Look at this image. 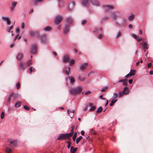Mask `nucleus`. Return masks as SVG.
I'll return each mask as SVG.
<instances>
[{"label":"nucleus","mask_w":153,"mask_h":153,"mask_svg":"<svg viewBox=\"0 0 153 153\" xmlns=\"http://www.w3.org/2000/svg\"><path fill=\"white\" fill-rule=\"evenodd\" d=\"M82 88L80 86L70 89L69 92L71 95H75L80 93L82 90Z\"/></svg>","instance_id":"1"},{"label":"nucleus","mask_w":153,"mask_h":153,"mask_svg":"<svg viewBox=\"0 0 153 153\" xmlns=\"http://www.w3.org/2000/svg\"><path fill=\"white\" fill-rule=\"evenodd\" d=\"M72 136V134L68 133L67 134H61L57 139V140H63L69 139Z\"/></svg>","instance_id":"2"},{"label":"nucleus","mask_w":153,"mask_h":153,"mask_svg":"<svg viewBox=\"0 0 153 153\" xmlns=\"http://www.w3.org/2000/svg\"><path fill=\"white\" fill-rule=\"evenodd\" d=\"M62 19V16H58L56 17L54 20V23L58 25L60 23Z\"/></svg>","instance_id":"3"},{"label":"nucleus","mask_w":153,"mask_h":153,"mask_svg":"<svg viewBox=\"0 0 153 153\" xmlns=\"http://www.w3.org/2000/svg\"><path fill=\"white\" fill-rule=\"evenodd\" d=\"M104 7L106 12L111 11L114 9V7L112 6L106 5L104 6Z\"/></svg>","instance_id":"4"},{"label":"nucleus","mask_w":153,"mask_h":153,"mask_svg":"<svg viewBox=\"0 0 153 153\" xmlns=\"http://www.w3.org/2000/svg\"><path fill=\"white\" fill-rule=\"evenodd\" d=\"M37 47L35 44L32 45L31 47L30 53L33 54H35L36 51Z\"/></svg>","instance_id":"5"},{"label":"nucleus","mask_w":153,"mask_h":153,"mask_svg":"<svg viewBox=\"0 0 153 153\" xmlns=\"http://www.w3.org/2000/svg\"><path fill=\"white\" fill-rule=\"evenodd\" d=\"M90 0H82V3L84 6L88 7L89 5Z\"/></svg>","instance_id":"6"},{"label":"nucleus","mask_w":153,"mask_h":153,"mask_svg":"<svg viewBox=\"0 0 153 153\" xmlns=\"http://www.w3.org/2000/svg\"><path fill=\"white\" fill-rule=\"evenodd\" d=\"M69 56L68 55L66 54L64 56L63 62L64 63H66L68 61H69Z\"/></svg>","instance_id":"7"},{"label":"nucleus","mask_w":153,"mask_h":153,"mask_svg":"<svg viewBox=\"0 0 153 153\" xmlns=\"http://www.w3.org/2000/svg\"><path fill=\"white\" fill-rule=\"evenodd\" d=\"M23 56V53H19L17 55L16 58L18 60L20 61L22 60Z\"/></svg>","instance_id":"8"},{"label":"nucleus","mask_w":153,"mask_h":153,"mask_svg":"<svg viewBox=\"0 0 153 153\" xmlns=\"http://www.w3.org/2000/svg\"><path fill=\"white\" fill-rule=\"evenodd\" d=\"M27 67L26 65H25L22 62H20L19 64V67L22 70H24Z\"/></svg>","instance_id":"9"},{"label":"nucleus","mask_w":153,"mask_h":153,"mask_svg":"<svg viewBox=\"0 0 153 153\" xmlns=\"http://www.w3.org/2000/svg\"><path fill=\"white\" fill-rule=\"evenodd\" d=\"M29 34L31 36L34 37L35 36L38 35V32H35L33 31H30L29 32Z\"/></svg>","instance_id":"10"},{"label":"nucleus","mask_w":153,"mask_h":153,"mask_svg":"<svg viewBox=\"0 0 153 153\" xmlns=\"http://www.w3.org/2000/svg\"><path fill=\"white\" fill-rule=\"evenodd\" d=\"M87 65L88 63H84L82 64L80 66V69L82 70L85 69L86 68Z\"/></svg>","instance_id":"11"},{"label":"nucleus","mask_w":153,"mask_h":153,"mask_svg":"<svg viewBox=\"0 0 153 153\" xmlns=\"http://www.w3.org/2000/svg\"><path fill=\"white\" fill-rule=\"evenodd\" d=\"M2 19L3 20L6 21H7V24L10 25V21L9 19V18L7 17L2 16Z\"/></svg>","instance_id":"12"},{"label":"nucleus","mask_w":153,"mask_h":153,"mask_svg":"<svg viewBox=\"0 0 153 153\" xmlns=\"http://www.w3.org/2000/svg\"><path fill=\"white\" fill-rule=\"evenodd\" d=\"M40 40L41 42L43 43H46L47 42V39L46 38V36L43 35L40 37Z\"/></svg>","instance_id":"13"},{"label":"nucleus","mask_w":153,"mask_h":153,"mask_svg":"<svg viewBox=\"0 0 153 153\" xmlns=\"http://www.w3.org/2000/svg\"><path fill=\"white\" fill-rule=\"evenodd\" d=\"M123 93L124 95H126L128 94L129 92V90L128 88L125 87L123 91Z\"/></svg>","instance_id":"14"},{"label":"nucleus","mask_w":153,"mask_h":153,"mask_svg":"<svg viewBox=\"0 0 153 153\" xmlns=\"http://www.w3.org/2000/svg\"><path fill=\"white\" fill-rule=\"evenodd\" d=\"M65 21L69 24H72L73 22V19L70 17H67L65 19Z\"/></svg>","instance_id":"15"},{"label":"nucleus","mask_w":153,"mask_h":153,"mask_svg":"<svg viewBox=\"0 0 153 153\" xmlns=\"http://www.w3.org/2000/svg\"><path fill=\"white\" fill-rule=\"evenodd\" d=\"M67 112L71 117H73L74 113V111L73 110L72 111H71L68 109L67 110Z\"/></svg>","instance_id":"16"},{"label":"nucleus","mask_w":153,"mask_h":153,"mask_svg":"<svg viewBox=\"0 0 153 153\" xmlns=\"http://www.w3.org/2000/svg\"><path fill=\"white\" fill-rule=\"evenodd\" d=\"M110 16L111 17L114 19H116L118 18V16L115 13H111L110 14Z\"/></svg>","instance_id":"17"},{"label":"nucleus","mask_w":153,"mask_h":153,"mask_svg":"<svg viewBox=\"0 0 153 153\" xmlns=\"http://www.w3.org/2000/svg\"><path fill=\"white\" fill-rule=\"evenodd\" d=\"M148 44L146 42H144L143 44V45L142 47L143 49H146L148 48Z\"/></svg>","instance_id":"18"},{"label":"nucleus","mask_w":153,"mask_h":153,"mask_svg":"<svg viewBox=\"0 0 153 153\" xmlns=\"http://www.w3.org/2000/svg\"><path fill=\"white\" fill-rule=\"evenodd\" d=\"M77 149V148H74L73 146H72L71 147V153H75Z\"/></svg>","instance_id":"19"},{"label":"nucleus","mask_w":153,"mask_h":153,"mask_svg":"<svg viewBox=\"0 0 153 153\" xmlns=\"http://www.w3.org/2000/svg\"><path fill=\"white\" fill-rule=\"evenodd\" d=\"M69 27L68 25H66L65 26V29L64 31V34H66L69 31Z\"/></svg>","instance_id":"20"},{"label":"nucleus","mask_w":153,"mask_h":153,"mask_svg":"<svg viewBox=\"0 0 153 153\" xmlns=\"http://www.w3.org/2000/svg\"><path fill=\"white\" fill-rule=\"evenodd\" d=\"M92 4L95 6H98L99 5V3L97 0H94L92 1Z\"/></svg>","instance_id":"21"},{"label":"nucleus","mask_w":153,"mask_h":153,"mask_svg":"<svg viewBox=\"0 0 153 153\" xmlns=\"http://www.w3.org/2000/svg\"><path fill=\"white\" fill-rule=\"evenodd\" d=\"M74 5V4L73 3L70 4L68 5V9L69 10H71L73 9V7Z\"/></svg>","instance_id":"22"},{"label":"nucleus","mask_w":153,"mask_h":153,"mask_svg":"<svg viewBox=\"0 0 153 153\" xmlns=\"http://www.w3.org/2000/svg\"><path fill=\"white\" fill-rule=\"evenodd\" d=\"M43 30L45 31H49L51 30V28L49 26H47L44 28L43 29Z\"/></svg>","instance_id":"23"},{"label":"nucleus","mask_w":153,"mask_h":153,"mask_svg":"<svg viewBox=\"0 0 153 153\" xmlns=\"http://www.w3.org/2000/svg\"><path fill=\"white\" fill-rule=\"evenodd\" d=\"M10 143L11 144H12L13 146L15 147L17 145V140H14L13 141H12L10 142Z\"/></svg>","instance_id":"24"},{"label":"nucleus","mask_w":153,"mask_h":153,"mask_svg":"<svg viewBox=\"0 0 153 153\" xmlns=\"http://www.w3.org/2000/svg\"><path fill=\"white\" fill-rule=\"evenodd\" d=\"M135 18V15L134 14H132L128 17V19L129 20H131Z\"/></svg>","instance_id":"25"},{"label":"nucleus","mask_w":153,"mask_h":153,"mask_svg":"<svg viewBox=\"0 0 153 153\" xmlns=\"http://www.w3.org/2000/svg\"><path fill=\"white\" fill-rule=\"evenodd\" d=\"M21 102H17L15 104V107H18L20 106Z\"/></svg>","instance_id":"26"},{"label":"nucleus","mask_w":153,"mask_h":153,"mask_svg":"<svg viewBox=\"0 0 153 153\" xmlns=\"http://www.w3.org/2000/svg\"><path fill=\"white\" fill-rule=\"evenodd\" d=\"M17 2H13L12 3V6L11 7V9L12 10H13L14 9V7L16 5Z\"/></svg>","instance_id":"27"},{"label":"nucleus","mask_w":153,"mask_h":153,"mask_svg":"<svg viewBox=\"0 0 153 153\" xmlns=\"http://www.w3.org/2000/svg\"><path fill=\"white\" fill-rule=\"evenodd\" d=\"M32 64V61L31 60H29L27 62L26 65L27 66H29Z\"/></svg>","instance_id":"28"},{"label":"nucleus","mask_w":153,"mask_h":153,"mask_svg":"<svg viewBox=\"0 0 153 153\" xmlns=\"http://www.w3.org/2000/svg\"><path fill=\"white\" fill-rule=\"evenodd\" d=\"M29 71H30V74H31L32 72L35 71V69L33 66H31L29 68Z\"/></svg>","instance_id":"29"},{"label":"nucleus","mask_w":153,"mask_h":153,"mask_svg":"<svg viewBox=\"0 0 153 153\" xmlns=\"http://www.w3.org/2000/svg\"><path fill=\"white\" fill-rule=\"evenodd\" d=\"M82 139V136H80L79 137L76 139V144H78L80 141Z\"/></svg>","instance_id":"30"},{"label":"nucleus","mask_w":153,"mask_h":153,"mask_svg":"<svg viewBox=\"0 0 153 153\" xmlns=\"http://www.w3.org/2000/svg\"><path fill=\"white\" fill-rule=\"evenodd\" d=\"M129 73L131 76H133L135 74V71L131 70Z\"/></svg>","instance_id":"31"},{"label":"nucleus","mask_w":153,"mask_h":153,"mask_svg":"<svg viewBox=\"0 0 153 153\" xmlns=\"http://www.w3.org/2000/svg\"><path fill=\"white\" fill-rule=\"evenodd\" d=\"M79 79L80 81H83L84 80L85 78L82 76H79Z\"/></svg>","instance_id":"32"},{"label":"nucleus","mask_w":153,"mask_h":153,"mask_svg":"<svg viewBox=\"0 0 153 153\" xmlns=\"http://www.w3.org/2000/svg\"><path fill=\"white\" fill-rule=\"evenodd\" d=\"M70 69V68H69V67H66L65 68V73L67 74H68Z\"/></svg>","instance_id":"33"},{"label":"nucleus","mask_w":153,"mask_h":153,"mask_svg":"<svg viewBox=\"0 0 153 153\" xmlns=\"http://www.w3.org/2000/svg\"><path fill=\"white\" fill-rule=\"evenodd\" d=\"M108 19V17H105L103 18L100 21L101 23H102L103 21H106Z\"/></svg>","instance_id":"34"},{"label":"nucleus","mask_w":153,"mask_h":153,"mask_svg":"<svg viewBox=\"0 0 153 153\" xmlns=\"http://www.w3.org/2000/svg\"><path fill=\"white\" fill-rule=\"evenodd\" d=\"M96 108V106H92L89 110V111H94Z\"/></svg>","instance_id":"35"},{"label":"nucleus","mask_w":153,"mask_h":153,"mask_svg":"<svg viewBox=\"0 0 153 153\" xmlns=\"http://www.w3.org/2000/svg\"><path fill=\"white\" fill-rule=\"evenodd\" d=\"M117 101V99H113L112 100V102L110 104V106H112L114 103L116 102V101Z\"/></svg>","instance_id":"36"},{"label":"nucleus","mask_w":153,"mask_h":153,"mask_svg":"<svg viewBox=\"0 0 153 153\" xmlns=\"http://www.w3.org/2000/svg\"><path fill=\"white\" fill-rule=\"evenodd\" d=\"M43 0H35L34 4H36L37 3H42Z\"/></svg>","instance_id":"37"},{"label":"nucleus","mask_w":153,"mask_h":153,"mask_svg":"<svg viewBox=\"0 0 153 153\" xmlns=\"http://www.w3.org/2000/svg\"><path fill=\"white\" fill-rule=\"evenodd\" d=\"M13 95V93H11L9 96V97H8L7 101L9 102H10V99L12 97Z\"/></svg>","instance_id":"38"},{"label":"nucleus","mask_w":153,"mask_h":153,"mask_svg":"<svg viewBox=\"0 0 153 153\" xmlns=\"http://www.w3.org/2000/svg\"><path fill=\"white\" fill-rule=\"evenodd\" d=\"M12 151V150L11 149L7 148L6 149V152L7 153H10Z\"/></svg>","instance_id":"39"},{"label":"nucleus","mask_w":153,"mask_h":153,"mask_svg":"<svg viewBox=\"0 0 153 153\" xmlns=\"http://www.w3.org/2000/svg\"><path fill=\"white\" fill-rule=\"evenodd\" d=\"M21 38V36H19L18 34L14 38V40L15 41L17 39H20Z\"/></svg>","instance_id":"40"},{"label":"nucleus","mask_w":153,"mask_h":153,"mask_svg":"<svg viewBox=\"0 0 153 153\" xmlns=\"http://www.w3.org/2000/svg\"><path fill=\"white\" fill-rule=\"evenodd\" d=\"M1 119H3L4 117V113L3 111H2L1 114Z\"/></svg>","instance_id":"41"},{"label":"nucleus","mask_w":153,"mask_h":153,"mask_svg":"<svg viewBox=\"0 0 153 153\" xmlns=\"http://www.w3.org/2000/svg\"><path fill=\"white\" fill-rule=\"evenodd\" d=\"M69 62L70 65H72L74 63L75 60L74 59L70 60H69Z\"/></svg>","instance_id":"42"},{"label":"nucleus","mask_w":153,"mask_h":153,"mask_svg":"<svg viewBox=\"0 0 153 153\" xmlns=\"http://www.w3.org/2000/svg\"><path fill=\"white\" fill-rule=\"evenodd\" d=\"M70 82L71 83H73L75 81V79L74 78L71 77L70 78Z\"/></svg>","instance_id":"43"},{"label":"nucleus","mask_w":153,"mask_h":153,"mask_svg":"<svg viewBox=\"0 0 153 153\" xmlns=\"http://www.w3.org/2000/svg\"><path fill=\"white\" fill-rule=\"evenodd\" d=\"M19 97V95L17 94H15L14 95L13 98L14 100H15L16 99L18 98Z\"/></svg>","instance_id":"44"},{"label":"nucleus","mask_w":153,"mask_h":153,"mask_svg":"<svg viewBox=\"0 0 153 153\" xmlns=\"http://www.w3.org/2000/svg\"><path fill=\"white\" fill-rule=\"evenodd\" d=\"M76 135L77 133L76 132H75L73 137V140L74 141L75 140L76 138Z\"/></svg>","instance_id":"45"},{"label":"nucleus","mask_w":153,"mask_h":153,"mask_svg":"<svg viewBox=\"0 0 153 153\" xmlns=\"http://www.w3.org/2000/svg\"><path fill=\"white\" fill-rule=\"evenodd\" d=\"M102 110V108L101 107H99L97 111V113H99L101 112Z\"/></svg>","instance_id":"46"},{"label":"nucleus","mask_w":153,"mask_h":153,"mask_svg":"<svg viewBox=\"0 0 153 153\" xmlns=\"http://www.w3.org/2000/svg\"><path fill=\"white\" fill-rule=\"evenodd\" d=\"M107 89H108L107 87H104L102 88L101 89V91L102 92H105Z\"/></svg>","instance_id":"47"},{"label":"nucleus","mask_w":153,"mask_h":153,"mask_svg":"<svg viewBox=\"0 0 153 153\" xmlns=\"http://www.w3.org/2000/svg\"><path fill=\"white\" fill-rule=\"evenodd\" d=\"M124 81H123V85H126L127 83V79H125L124 80Z\"/></svg>","instance_id":"48"},{"label":"nucleus","mask_w":153,"mask_h":153,"mask_svg":"<svg viewBox=\"0 0 153 153\" xmlns=\"http://www.w3.org/2000/svg\"><path fill=\"white\" fill-rule=\"evenodd\" d=\"M16 87L17 89H18L20 87V84L19 82H17L16 84Z\"/></svg>","instance_id":"49"},{"label":"nucleus","mask_w":153,"mask_h":153,"mask_svg":"<svg viewBox=\"0 0 153 153\" xmlns=\"http://www.w3.org/2000/svg\"><path fill=\"white\" fill-rule=\"evenodd\" d=\"M116 24L119 26H121L123 25V22L121 23H119L117 21L116 22Z\"/></svg>","instance_id":"50"},{"label":"nucleus","mask_w":153,"mask_h":153,"mask_svg":"<svg viewBox=\"0 0 153 153\" xmlns=\"http://www.w3.org/2000/svg\"><path fill=\"white\" fill-rule=\"evenodd\" d=\"M121 32L120 31H119L118 33L116 35V38H117L118 37H119L121 36Z\"/></svg>","instance_id":"51"},{"label":"nucleus","mask_w":153,"mask_h":153,"mask_svg":"<svg viewBox=\"0 0 153 153\" xmlns=\"http://www.w3.org/2000/svg\"><path fill=\"white\" fill-rule=\"evenodd\" d=\"M117 97V93H114V94L113 97V99L114 100L116 99Z\"/></svg>","instance_id":"52"},{"label":"nucleus","mask_w":153,"mask_h":153,"mask_svg":"<svg viewBox=\"0 0 153 153\" xmlns=\"http://www.w3.org/2000/svg\"><path fill=\"white\" fill-rule=\"evenodd\" d=\"M67 143L68 144V146H67L68 148V149H69L70 147L71 143L70 142L68 141L67 142Z\"/></svg>","instance_id":"53"},{"label":"nucleus","mask_w":153,"mask_h":153,"mask_svg":"<svg viewBox=\"0 0 153 153\" xmlns=\"http://www.w3.org/2000/svg\"><path fill=\"white\" fill-rule=\"evenodd\" d=\"M25 27V24L24 22H22V27L21 28L22 29H24Z\"/></svg>","instance_id":"54"},{"label":"nucleus","mask_w":153,"mask_h":153,"mask_svg":"<svg viewBox=\"0 0 153 153\" xmlns=\"http://www.w3.org/2000/svg\"><path fill=\"white\" fill-rule=\"evenodd\" d=\"M102 34H100L98 36V37L99 39H102Z\"/></svg>","instance_id":"55"},{"label":"nucleus","mask_w":153,"mask_h":153,"mask_svg":"<svg viewBox=\"0 0 153 153\" xmlns=\"http://www.w3.org/2000/svg\"><path fill=\"white\" fill-rule=\"evenodd\" d=\"M87 22V21L86 20H83L82 22V25L85 24Z\"/></svg>","instance_id":"56"},{"label":"nucleus","mask_w":153,"mask_h":153,"mask_svg":"<svg viewBox=\"0 0 153 153\" xmlns=\"http://www.w3.org/2000/svg\"><path fill=\"white\" fill-rule=\"evenodd\" d=\"M123 94V91L119 92V97H121L122 96Z\"/></svg>","instance_id":"57"},{"label":"nucleus","mask_w":153,"mask_h":153,"mask_svg":"<svg viewBox=\"0 0 153 153\" xmlns=\"http://www.w3.org/2000/svg\"><path fill=\"white\" fill-rule=\"evenodd\" d=\"M132 36L135 39H137L138 36L135 34H132Z\"/></svg>","instance_id":"58"},{"label":"nucleus","mask_w":153,"mask_h":153,"mask_svg":"<svg viewBox=\"0 0 153 153\" xmlns=\"http://www.w3.org/2000/svg\"><path fill=\"white\" fill-rule=\"evenodd\" d=\"M91 93V91H87L85 93V94L86 95H88V94H89L90 93Z\"/></svg>","instance_id":"59"},{"label":"nucleus","mask_w":153,"mask_h":153,"mask_svg":"<svg viewBox=\"0 0 153 153\" xmlns=\"http://www.w3.org/2000/svg\"><path fill=\"white\" fill-rule=\"evenodd\" d=\"M24 108L26 110H29V108L26 106H24Z\"/></svg>","instance_id":"60"},{"label":"nucleus","mask_w":153,"mask_h":153,"mask_svg":"<svg viewBox=\"0 0 153 153\" xmlns=\"http://www.w3.org/2000/svg\"><path fill=\"white\" fill-rule=\"evenodd\" d=\"M93 105V103H89L88 104V105H87L88 106H93L92 105Z\"/></svg>","instance_id":"61"},{"label":"nucleus","mask_w":153,"mask_h":153,"mask_svg":"<svg viewBox=\"0 0 153 153\" xmlns=\"http://www.w3.org/2000/svg\"><path fill=\"white\" fill-rule=\"evenodd\" d=\"M152 66V63L151 62H150L148 64V67L149 68Z\"/></svg>","instance_id":"62"},{"label":"nucleus","mask_w":153,"mask_h":153,"mask_svg":"<svg viewBox=\"0 0 153 153\" xmlns=\"http://www.w3.org/2000/svg\"><path fill=\"white\" fill-rule=\"evenodd\" d=\"M130 76V74H129V73L126 76H125V77L128 78L129 76Z\"/></svg>","instance_id":"63"},{"label":"nucleus","mask_w":153,"mask_h":153,"mask_svg":"<svg viewBox=\"0 0 153 153\" xmlns=\"http://www.w3.org/2000/svg\"><path fill=\"white\" fill-rule=\"evenodd\" d=\"M133 79H129L128 80L129 83L130 84H131L132 82Z\"/></svg>","instance_id":"64"}]
</instances>
